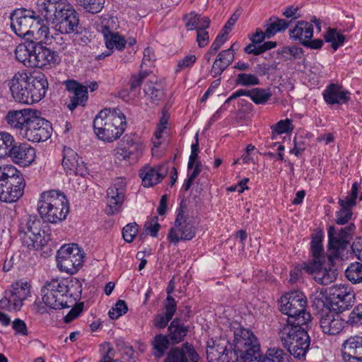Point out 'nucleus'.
<instances>
[{
    "instance_id": "59",
    "label": "nucleus",
    "mask_w": 362,
    "mask_h": 362,
    "mask_svg": "<svg viewBox=\"0 0 362 362\" xmlns=\"http://www.w3.org/2000/svg\"><path fill=\"white\" fill-rule=\"evenodd\" d=\"M352 214L351 209L341 208V209L336 213V223L339 225L347 223L351 219Z\"/></svg>"
},
{
    "instance_id": "24",
    "label": "nucleus",
    "mask_w": 362,
    "mask_h": 362,
    "mask_svg": "<svg viewBox=\"0 0 362 362\" xmlns=\"http://www.w3.org/2000/svg\"><path fill=\"white\" fill-rule=\"evenodd\" d=\"M320 327L325 334L329 335H336L341 332L344 327V321L342 320L339 313H334L329 310L322 313L320 319Z\"/></svg>"
},
{
    "instance_id": "57",
    "label": "nucleus",
    "mask_w": 362,
    "mask_h": 362,
    "mask_svg": "<svg viewBox=\"0 0 362 362\" xmlns=\"http://www.w3.org/2000/svg\"><path fill=\"white\" fill-rule=\"evenodd\" d=\"M229 66V64H225V62L218 54L214 61L211 70V74L212 77L216 78L221 75V74Z\"/></svg>"
},
{
    "instance_id": "19",
    "label": "nucleus",
    "mask_w": 362,
    "mask_h": 362,
    "mask_svg": "<svg viewBox=\"0 0 362 362\" xmlns=\"http://www.w3.org/2000/svg\"><path fill=\"white\" fill-rule=\"evenodd\" d=\"M26 74H28V90L32 98L30 101H33V103L39 102L47 93L49 86L47 78L45 74L37 71H26Z\"/></svg>"
},
{
    "instance_id": "39",
    "label": "nucleus",
    "mask_w": 362,
    "mask_h": 362,
    "mask_svg": "<svg viewBox=\"0 0 362 362\" xmlns=\"http://www.w3.org/2000/svg\"><path fill=\"white\" fill-rule=\"evenodd\" d=\"M170 339L168 336L163 334H156L152 341L151 344L153 349L156 350L155 356L156 358L162 357L165 351L168 349L170 344Z\"/></svg>"
},
{
    "instance_id": "11",
    "label": "nucleus",
    "mask_w": 362,
    "mask_h": 362,
    "mask_svg": "<svg viewBox=\"0 0 362 362\" xmlns=\"http://www.w3.org/2000/svg\"><path fill=\"white\" fill-rule=\"evenodd\" d=\"M42 301L49 308L60 310L69 308L64 281L52 279L41 288Z\"/></svg>"
},
{
    "instance_id": "4",
    "label": "nucleus",
    "mask_w": 362,
    "mask_h": 362,
    "mask_svg": "<svg viewBox=\"0 0 362 362\" xmlns=\"http://www.w3.org/2000/svg\"><path fill=\"white\" fill-rule=\"evenodd\" d=\"M93 126L94 133L100 140L111 143L124 133L127 119L120 109H105L96 115Z\"/></svg>"
},
{
    "instance_id": "42",
    "label": "nucleus",
    "mask_w": 362,
    "mask_h": 362,
    "mask_svg": "<svg viewBox=\"0 0 362 362\" xmlns=\"http://www.w3.org/2000/svg\"><path fill=\"white\" fill-rule=\"evenodd\" d=\"M15 141L11 134L0 132V158H8Z\"/></svg>"
},
{
    "instance_id": "64",
    "label": "nucleus",
    "mask_w": 362,
    "mask_h": 362,
    "mask_svg": "<svg viewBox=\"0 0 362 362\" xmlns=\"http://www.w3.org/2000/svg\"><path fill=\"white\" fill-rule=\"evenodd\" d=\"M172 320L171 317H168L165 314L156 315L153 320V325L159 329L165 328L168 322Z\"/></svg>"
},
{
    "instance_id": "6",
    "label": "nucleus",
    "mask_w": 362,
    "mask_h": 362,
    "mask_svg": "<svg viewBox=\"0 0 362 362\" xmlns=\"http://www.w3.org/2000/svg\"><path fill=\"white\" fill-rule=\"evenodd\" d=\"M262 357L259 342L253 332L244 328L236 329L230 358H235V362H262Z\"/></svg>"
},
{
    "instance_id": "2",
    "label": "nucleus",
    "mask_w": 362,
    "mask_h": 362,
    "mask_svg": "<svg viewBox=\"0 0 362 362\" xmlns=\"http://www.w3.org/2000/svg\"><path fill=\"white\" fill-rule=\"evenodd\" d=\"M37 10L45 19L54 25L61 34H78L79 18L66 0H38Z\"/></svg>"
},
{
    "instance_id": "17",
    "label": "nucleus",
    "mask_w": 362,
    "mask_h": 362,
    "mask_svg": "<svg viewBox=\"0 0 362 362\" xmlns=\"http://www.w3.org/2000/svg\"><path fill=\"white\" fill-rule=\"evenodd\" d=\"M26 71H19L9 81L8 86L13 98L16 102L23 104H32L30 90L27 82Z\"/></svg>"
},
{
    "instance_id": "51",
    "label": "nucleus",
    "mask_w": 362,
    "mask_h": 362,
    "mask_svg": "<svg viewBox=\"0 0 362 362\" xmlns=\"http://www.w3.org/2000/svg\"><path fill=\"white\" fill-rule=\"evenodd\" d=\"M118 20L115 17H108L102 21L100 32L102 34L117 33Z\"/></svg>"
},
{
    "instance_id": "29",
    "label": "nucleus",
    "mask_w": 362,
    "mask_h": 362,
    "mask_svg": "<svg viewBox=\"0 0 362 362\" xmlns=\"http://www.w3.org/2000/svg\"><path fill=\"white\" fill-rule=\"evenodd\" d=\"M349 92L345 90L338 84L332 83L326 87L322 95L328 105L347 103L349 100Z\"/></svg>"
},
{
    "instance_id": "41",
    "label": "nucleus",
    "mask_w": 362,
    "mask_h": 362,
    "mask_svg": "<svg viewBox=\"0 0 362 362\" xmlns=\"http://www.w3.org/2000/svg\"><path fill=\"white\" fill-rule=\"evenodd\" d=\"M325 40L331 43L332 48L336 51L339 47L342 46L345 36L336 28H329L324 35Z\"/></svg>"
},
{
    "instance_id": "35",
    "label": "nucleus",
    "mask_w": 362,
    "mask_h": 362,
    "mask_svg": "<svg viewBox=\"0 0 362 362\" xmlns=\"http://www.w3.org/2000/svg\"><path fill=\"white\" fill-rule=\"evenodd\" d=\"M185 26L187 30L197 31L201 29L208 28L210 25V19L208 17H202L195 13H190L185 16Z\"/></svg>"
},
{
    "instance_id": "32",
    "label": "nucleus",
    "mask_w": 362,
    "mask_h": 362,
    "mask_svg": "<svg viewBox=\"0 0 362 362\" xmlns=\"http://www.w3.org/2000/svg\"><path fill=\"white\" fill-rule=\"evenodd\" d=\"M35 42L27 41L25 44L19 45L15 50L16 59L27 67H33L34 47Z\"/></svg>"
},
{
    "instance_id": "15",
    "label": "nucleus",
    "mask_w": 362,
    "mask_h": 362,
    "mask_svg": "<svg viewBox=\"0 0 362 362\" xmlns=\"http://www.w3.org/2000/svg\"><path fill=\"white\" fill-rule=\"evenodd\" d=\"M52 131L51 123L45 118L35 115L34 112L27 127L22 133V136L33 142L45 141L51 136Z\"/></svg>"
},
{
    "instance_id": "9",
    "label": "nucleus",
    "mask_w": 362,
    "mask_h": 362,
    "mask_svg": "<svg viewBox=\"0 0 362 362\" xmlns=\"http://www.w3.org/2000/svg\"><path fill=\"white\" fill-rule=\"evenodd\" d=\"M14 167H10L8 173H2L0 176V200L12 203L18 201L23 194L25 183L22 176L15 175Z\"/></svg>"
},
{
    "instance_id": "26",
    "label": "nucleus",
    "mask_w": 362,
    "mask_h": 362,
    "mask_svg": "<svg viewBox=\"0 0 362 362\" xmlns=\"http://www.w3.org/2000/svg\"><path fill=\"white\" fill-rule=\"evenodd\" d=\"M342 356L345 362H362V337L349 338L343 344Z\"/></svg>"
},
{
    "instance_id": "44",
    "label": "nucleus",
    "mask_w": 362,
    "mask_h": 362,
    "mask_svg": "<svg viewBox=\"0 0 362 362\" xmlns=\"http://www.w3.org/2000/svg\"><path fill=\"white\" fill-rule=\"evenodd\" d=\"M346 277L353 284L362 282V263H351L345 271Z\"/></svg>"
},
{
    "instance_id": "16",
    "label": "nucleus",
    "mask_w": 362,
    "mask_h": 362,
    "mask_svg": "<svg viewBox=\"0 0 362 362\" xmlns=\"http://www.w3.org/2000/svg\"><path fill=\"white\" fill-rule=\"evenodd\" d=\"M143 144L136 133L126 134L120 142V146L116 149L115 155L119 160H136L142 154Z\"/></svg>"
},
{
    "instance_id": "47",
    "label": "nucleus",
    "mask_w": 362,
    "mask_h": 362,
    "mask_svg": "<svg viewBox=\"0 0 362 362\" xmlns=\"http://www.w3.org/2000/svg\"><path fill=\"white\" fill-rule=\"evenodd\" d=\"M322 235L321 234H315L313 236L310 247L311 252L313 257V260H324L325 257L323 255V247H322Z\"/></svg>"
},
{
    "instance_id": "61",
    "label": "nucleus",
    "mask_w": 362,
    "mask_h": 362,
    "mask_svg": "<svg viewBox=\"0 0 362 362\" xmlns=\"http://www.w3.org/2000/svg\"><path fill=\"white\" fill-rule=\"evenodd\" d=\"M328 296H325L322 293H320L317 296H315L313 300V306L317 309L323 310L326 307L327 310H331L332 308L329 304Z\"/></svg>"
},
{
    "instance_id": "55",
    "label": "nucleus",
    "mask_w": 362,
    "mask_h": 362,
    "mask_svg": "<svg viewBox=\"0 0 362 362\" xmlns=\"http://www.w3.org/2000/svg\"><path fill=\"white\" fill-rule=\"evenodd\" d=\"M139 226L136 223L133 222L127 224L122 229V237L125 242L130 243L133 242L138 233Z\"/></svg>"
},
{
    "instance_id": "34",
    "label": "nucleus",
    "mask_w": 362,
    "mask_h": 362,
    "mask_svg": "<svg viewBox=\"0 0 362 362\" xmlns=\"http://www.w3.org/2000/svg\"><path fill=\"white\" fill-rule=\"evenodd\" d=\"M189 331V327L184 325L179 317L175 318L168 327V337L174 344L182 341Z\"/></svg>"
},
{
    "instance_id": "13",
    "label": "nucleus",
    "mask_w": 362,
    "mask_h": 362,
    "mask_svg": "<svg viewBox=\"0 0 362 362\" xmlns=\"http://www.w3.org/2000/svg\"><path fill=\"white\" fill-rule=\"evenodd\" d=\"M196 234V228L189 217L183 214V210L180 206L177 210V216L175 223L168 231L167 238L170 243L177 245L180 241L192 240Z\"/></svg>"
},
{
    "instance_id": "3",
    "label": "nucleus",
    "mask_w": 362,
    "mask_h": 362,
    "mask_svg": "<svg viewBox=\"0 0 362 362\" xmlns=\"http://www.w3.org/2000/svg\"><path fill=\"white\" fill-rule=\"evenodd\" d=\"M312 322H298L295 323L286 320L281 322L279 328V336L284 347L297 358L305 357L310 343L308 329Z\"/></svg>"
},
{
    "instance_id": "33",
    "label": "nucleus",
    "mask_w": 362,
    "mask_h": 362,
    "mask_svg": "<svg viewBox=\"0 0 362 362\" xmlns=\"http://www.w3.org/2000/svg\"><path fill=\"white\" fill-rule=\"evenodd\" d=\"M291 22L276 16H271L264 24L267 39L273 37L277 33L284 32L289 27Z\"/></svg>"
},
{
    "instance_id": "58",
    "label": "nucleus",
    "mask_w": 362,
    "mask_h": 362,
    "mask_svg": "<svg viewBox=\"0 0 362 362\" xmlns=\"http://www.w3.org/2000/svg\"><path fill=\"white\" fill-rule=\"evenodd\" d=\"M346 323L351 325H362V303L354 308L346 320Z\"/></svg>"
},
{
    "instance_id": "31",
    "label": "nucleus",
    "mask_w": 362,
    "mask_h": 362,
    "mask_svg": "<svg viewBox=\"0 0 362 362\" xmlns=\"http://www.w3.org/2000/svg\"><path fill=\"white\" fill-rule=\"evenodd\" d=\"M290 38L298 41L300 44L307 41L308 39H312L313 36V26L307 21H298L293 28L289 30Z\"/></svg>"
},
{
    "instance_id": "52",
    "label": "nucleus",
    "mask_w": 362,
    "mask_h": 362,
    "mask_svg": "<svg viewBox=\"0 0 362 362\" xmlns=\"http://www.w3.org/2000/svg\"><path fill=\"white\" fill-rule=\"evenodd\" d=\"M271 129H272L273 134H281L291 132L294 129V126L291 119H286L280 120L275 125L272 126Z\"/></svg>"
},
{
    "instance_id": "1",
    "label": "nucleus",
    "mask_w": 362,
    "mask_h": 362,
    "mask_svg": "<svg viewBox=\"0 0 362 362\" xmlns=\"http://www.w3.org/2000/svg\"><path fill=\"white\" fill-rule=\"evenodd\" d=\"M355 229L354 223L340 228H336L332 226L328 228L327 257L329 264L327 265L325 259L311 260L305 264V272L312 275L317 283L327 285L337 279L338 271L334 267V262L337 259H342Z\"/></svg>"
},
{
    "instance_id": "12",
    "label": "nucleus",
    "mask_w": 362,
    "mask_h": 362,
    "mask_svg": "<svg viewBox=\"0 0 362 362\" xmlns=\"http://www.w3.org/2000/svg\"><path fill=\"white\" fill-rule=\"evenodd\" d=\"M37 17L33 11L15 10L11 15V28L18 36L28 40L29 36H33V28L37 27Z\"/></svg>"
},
{
    "instance_id": "62",
    "label": "nucleus",
    "mask_w": 362,
    "mask_h": 362,
    "mask_svg": "<svg viewBox=\"0 0 362 362\" xmlns=\"http://www.w3.org/2000/svg\"><path fill=\"white\" fill-rule=\"evenodd\" d=\"M12 328L15 330L16 334L27 336L28 334L25 322L21 319H16L12 323Z\"/></svg>"
},
{
    "instance_id": "60",
    "label": "nucleus",
    "mask_w": 362,
    "mask_h": 362,
    "mask_svg": "<svg viewBox=\"0 0 362 362\" xmlns=\"http://www.w3.org/2000/svg\"><path fill=\"white\" fill-rule=\"evenodd\" d=\"M164 314L173 319L177 310V302L172 296H167L164 304Z\"/></svg>"
},
{
    "instance_id": "63",
    "label": "nucleus",
    "mask_w": 362,
    "mask_h": 362,
    "mask_svg": "<svg viewBox=\"0 0 362 362\" xmlns=\"http://www.w3.org/2000/svg\"><path fill=\"white\" fill-rule=\"evenodd\" d=\"M206 29H201L197 31V42L199 47H206L209 42V35Z\"/></svg>"
},
{
    "instance_id": "21",
    "label": "nucleus",
    "mask_w": 362,
    "mask_h": 362,
    "mask_svg": "<svg viewBox=\"0 0 362 362\" xmlns=\"http://www.w3.org/2000/svg\"><path fill=\"white\" fill-rule=\"evenodd\" d=\"M65 86L70 93V102L67 107L74 111L78 106L84 107L88 99V87L75 80H67Z\"/></svg>"
},
{
    "instance_id": "43",
    "label": "nucleus",
    "mask_w": 362,
    "mask_h": 362,
    "mask_svg": "<svg viewBox=\"0 0 362 362\" xmlns=\"http://www.w3.org/2000/svg\"><path fill=\"white\" fill-rule=\"evenodd\" d=\"M76 5L85 12L95 14L101 11L105 0H76Z\"/></svg>"
},
{
    "instance_id": "40",
    "label": "nucleus",
    "mask_w": 362,
    "mask_h": 362,
    "mask_svg": "<svg viewBox=\"0 0 362 362\" xmlns=\"http://www.w3.org/2000/svg\"><path fill=\"white\" fill-rule=\"evenodd\" d=\"M103 35L107 49H110L112 51L114 47L118 50H122L124 48L127 40L119 33L103 34Z\"/></svg>"
},
{
    "instance_id": "14",
    "label": "nucleus",
    "mask_w": 362,
    "mask_h": 362,
    "mask_svg": "<svg viewBox=\"0 0 362 362\" xmlns=\"http://www.w3.org/2000/svg\"><path fill=\"white\" fill-rule=\"evenodd\" d=\"M327 295L332 310L337 313L349 310L355 303V293L348 286L333 285L328 288Z\"/></svg>"
},
{
    "instance_id": "56",
    "label": "nucleus",
    "mask_w": 362,
    "mask_h": 362,
    "mask_svg": "<svg viewBox=\"0 0 362 362\" xmlns=\"http://www.w3.org/2000/svg\"><path fill=\"white\" fill-rule=\"evenodd\" d=\"M197 57L194 54L186 55L184 58L177 62L175 73L182 71L184 69L192 68L197 62Z\"/></svg>"
},
{
    "instance_id": "5",
    "label": "nucleus",
    "mask_w": 362,
    "mask_h": 362,
    "mask_svg": "<svg viewBox=\"0 0 362 362\" xmlns=\"http://www.w3.org/2000/svg\"><path fill=\"white\" fill-rule=\"evenodd\" d=\"M37 210L44 221L57 223L66 219L69 212V203L63 192L49 190L41 194Z\"/></svg>"
},
{
    "instance_id": "37",
    "label": "nucleus",
    "mask_w": 362,
    "mask_h": 362,
    "mask_svg": "<svg viewBox=\"0 0 362 362\" xmlns=\"http://www.w3.org/2000/svg\"><path fill=\"white\" fill-rule=\"evenodd\" d=\"M290 355L280 348L268 349L263 355L262 362H291Z\"/></svg>"
},
{
    "instance_id": "7",
    "label": "nucleus",
    "mask_w": 362,
    "mask_h": 362,
    "mask_svg": "<svg viewBox=\"0 0 362 362\" xmlns=\"http://www.w3.org/2000/svg\"><path fill=\"white\" fill-rule=\"evenodd\" d=\"M44 223L37 215H27L21 218L18 230L23 245L38 250L47 245L49 235L42 228Z\"/></svg>"
},
{
    "instance_id": "10",
    "label": "nucleus",
    "mask_w": 362,
    "mask_h": 362,
    "mask_svg": "<svg viewBox=\"0 0 362 362\" xmlns=\"http://www.w3.org/2000/svg\"><path fill=\"white\" fill-rule=\"evenodd\" d=\"M84 252L77 244L64 245L57 251L58 268L67 274H74L81 267Z\"/></svg>"
},
{
    "instance_id": "36",
    "label": "nucleus",
    "mask_w": 362,
    "mask_h": 362,
    "mask_svg": "<svg viewBox=\"0 0 362 362\" xmlns=\"http://www.w3.org/2000/svg\"><path fill=\"white\" fill-rule=\"evenodd\" d=\"M144 92L147 99L153 103H158L165 97V92L162 85L158 83L152 81L146 83L144 88Z\"/></svg>"
},
{
    "instance_id": "18",
    "label": "nucleus",
    "mask_w": 362,
    "mask_h": 362,
    "mask_svg": "<svg viewBox=\"0 0 362 362\" xmlns=\"http://www.w3.org/2000/svg\"><path fill=\"white\" fill-rule=\"evenodd\" d=\"M33 60V67L52 68L60 64L61 57L57 51L35 42Z\"/></svg>"
},
{
    "instance_id": "8",
    "label": "nucleus",
    "mask_w": 362,
    "mask_h": 362,
    "mask_svg": "<svg viewBox=\"0 0 362 362\" xmlns=\"http://www.w3.org/2000/svg\"><path fill=\"white\" fill-rule=\"evenodd\" d=\"M280 311L287 315L286 320L295 323L298 322H312L310 313L306 312L307 298L300 291H293L281 296L280 300Z\"/></svg>"
},
{
    "instance_id": "50",
    "label": "nucleus",
    "mask_w": 362,
    "mask_h": 362,
    "mask_svg": "<svg viewBox=\"0 0 362 362\" xmlns=\"http://www.w3.org/2000/svg\"><path fill=\"white\" fill-rule=\"evenodd\" d=\"M148 75V74L146 71H139L137 74H132L129 81L130 92L139 93L142 82Z\"/></svg>"
},
{
    "instance_id": "53",
    "label": "nucleus",
    "mask_w": 362,
    "mask_h": 362,
    "mask_svg": "<svg viewBox=\"0 0 362 362\" xmlns=\"http://www.w3.org/2000/svg\"><path fill=\"white\" fill-rule=\"evenodd\" d=\"M237 85L250 86L259 84V80L257 76L251 74H239L235 81Z\"/></svg>"
},
{
    "instance_id": "25",
    "label": "nucleus",
    "mask_w": 362,
    "mask_h": 362,
    "mask_svg": "<svg viewBox=\"0 0 362 362\" xmlns=\"http://www.w3.org/2000/svg\"><path fill=\"white\" fill-rule=\"evenodd\" d=\"M33 113L34 111L30 109L10 110L8 112L5 119L11 128L18 130L22 136V133L24 132V129L27 127Z\"/></svg>"
},
{
    "instance_id": "45",
    "label": "nucleus",
    "mask_w": 362,
    "mask_h": 362,
    "mask_svg": "<svg viewBox=\"0 0 362 362\" xmlns=\"http://www.w3.org/2000/svg\"><path fill=\"white\" fill-rule=\"evenodd\" d=\"M272 95L269 88H255L250 90V99L257 105L266 104Z\"/></svg>"
},
{
    "instance_id": "20",
    "label": "nucleus",
    "mask_w": 362,
    "mask_h": 362,
    "mask_svg": "<svg viewBox=\"0 0 362 362\" xmlns=\"http://www.w3.org/2000/svg\"><path fill=\"white\" fill-rule=\"evenodd\" d=\"M62 156V165L66 175L83 176L86 173V165L82 158L74 150L65 146Z\"/></svg>"
},
{
    "instance_id": "49",
    "label": "nucleus",
    "mask_w": 362,
    "mask_h": 362,
    "mask_svg": "<svg viewBox=\"0 0 362 362\" xmlns=\"http://www.w3.org/2000/svg\"><path fill=\"white\" fill-rule=\"evenodd\" d=\"M37 27L36 28H33V36L35 35V38L36 40H40L39 42L45 41L47 42L49 38V28L45 24H42V21L38 16L37 17Z\"/></svg>"
},
{
    "instance_id": "46",
    "label": "nucleus",
    "mask_w": 362,
    "mask_h": 362,
    "mask_svg": "<svg viewBox=\"0 0 362 362\" xmlns=\"http://www.w3.org/2000/svg\"><path fill=\"white\" fill-rule=\"evenodd\" d=\"M227 347L219 348V345L217 346H208L206 349V358L208 362H218L219 360L225 356V357L230 358V351Z\"/></svg>"
},
{
    "instance_id": "38",
    "label": "nucleus",
    "mask_w": 362,
    "mask_h": 362,
    "mask_svg": "<svg viewBox=\"0 0 362 362\" xmlns=\"http://www.w3.org/2000/svg\"><path fill=\"white\" fill-rule=\"evenodd\" d=\"M64 286L65 287L66 296L72 298L74 300L80 298L82 293V284L76 278H71L69 281H64Z\"/></svg>"
},
{
    "instance_id": "48",
    "label": "nucleus",
    "mask_w": 362,
    "mask_h": 362,
    "mask_svg": "<svg viewBox=\"0 0 362 362\" xmlns=\"http://www.w3.org/2000/svg\"><path fill=\"white\" fill-rule=\"evenodd\" d=\"M303 49L296 46L284 47L281 51V57L284 60H294L301 59L303 56Z\"/></svg>"
},
{
    "instance_id": "23",
    "label": "nucleus",
    "mask_w": 362,
    "mask_h": 362,
    "mask_svg": "<svg viewBox=\"0 0 362 362\" xmlns=\"http://www.w3.org/2000/svg\"><path fill=\"white\" fill-rule=\"evenodd\" d=\"M199 358L194 346L186 342L181 347L172 348L167 353L164 362H198Z\"/></svg>"
},
{
    "instance_id": "28",
    "label": "nucleus",
    "mask_w": 362,
    "mask_h": 362,
    "mask_svg": "<svg viewBox=\"0 0 362 362\" xmlns=\"http://www.w3.org/2000/svg\"><path fill=\"white\" fill-rule=\"evenodd\" d=\"M168 170L165 165L155 168L145 167L140 173L142 184L145 187H153L160 182L168 174Z\"/></svg>"
},
{
    "instance_id": "54",
    "label": "nucleus",
    "mask_w": 362,
    "mask_h": 362,
    "mask_svg": "<svg viewBox=\"0 0 362 362\" xmlns=\"http://www.w3.org/2000/svg\"><path fill=\"white\" fill-rule=\"evenodd\" d=\"M127 310L128 307L126 302L123 300H119L115 306L109 310L108 315L111 319L116 320L124 315Z\"/></svg>"
},
{
    "instance_id": "22",
    "label": "nucleus",
    "mask_w": 362,
    "mask_h": 362,
    "mask_svg": "<svg viewBox=\"0 0 362 362\" xmlns=\"http://www.w3.org/2000/svg\"><path fill=\"white\" fill-rule=\"evenodd\" d=\"M8 158L21 166H28L35 160V149L27 143L15 141Z\"/></svg>"
},
{
    "instance_id": "27",
    "label": "nucleus",
    "mask_w": 362,
    "mask_h": 362,
    "mask_svg": "<svg viewBox=\"0 0 362 362\" xmlns=\"http://www.w3.org/2000/svg\"><path fill=\"white\" fill-rule=\"evenodd\" d=\"M125 185V181L119 178L107 191V204L110 208L112 214L116 213L119 210L120 206L124 199Z\"/></svg>"
},
{
    "instance_id": "30",
    "label": "nucleus",
    "mask_w": 362,
    "mask_h": 362,
    "mask_svg": "<svg viewBox=\"0 0 362 362\" xmlns=\"http://www.w3.org/2000/svg\"><path fill=\"white\" fill-rule=\"evenodd\" d=\"M30 295V286L28 282L18 281L11 286L9 291L10 301L12 303V309L19 310L23 305V302Z\"/></svg>"
}]
</instances>
